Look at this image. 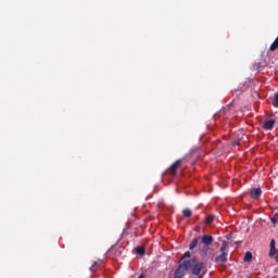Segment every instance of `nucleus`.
Returning a JSON list of instances; mask_svg holds the SVG:
<instances>
[{"label":"nucleus","mask_w":278,"mask_h":278,"mask_svg":"<svg viewBox=\"0 0 278 278\" xmlns=\"http://www.w3.org/2000/svg\"><path fill=\"white\" fill-rule=\"evenodd\" d=\"M188 273H192L198 278H203L207 275V263L199 261L197 257L178 262L173 278H184Z\"/></svg>","instance_id":"obj_1"},{"label":"nucleus","mask_w":278,"mask_h":278,"mask_svg":"<svg viewBox=\"0 0 278 278\" xmlns=\"http://www.w3.org/2000/svg\"><path fill=\"white\" fill-rule=\"evenodd\" d=\"M199 242H201V244H203L204 247H211V244H213L214 242V237L210 235H204L202 238H193L189 244V251H193V249H197V247H199Z\"/></svg>","instance_id":"obj_2"},{"label":"nucleus","mask_w":278,"mask_h":278,"mask_svg":"<svg viewBox=\"0 0 278 278\" xmlns=\"http://www.w3.org/2000/svg\"><path fill=\"white\" fill-rule=\"evenodd\" d=\"M219 251L222 254L215 257V263L216 264H225L227 262V255H228L226 252L227 251V241H224L222 243Z\"/></svg>","instance_id":"obj_3"},{"label":"nucleus","mask_w":278,"mask_h":278,"mask_svg":"<svg viewBox=\"0 0 278 278\" xmlns=\"http://www.w3.org/2000/svg\"><path fill=\"white\" fill-rule=\"evenodd\" d=\"M181 160H177L175 163H173L170 165V167L168 168V173L172 177H175L177 175V169L179 168V166H181Z\"/></svg>","instance_id":"obj_4"},{"label":"nucleus","mask_w":278,"mask_h":278,"mask_svg":"<svg viewBox=\"0 0 278 278\" xmlns=\"http://www.w3.org/2000/svg\"><path fill=\"white\" fill-rule=\"evenodd\" d=\"M123 247H112L110 250H109V254L110 255H115V257H121V255H123Z\"/></svg>","instance_id":"obj_5"},{"label":"nucleus","mask_w":278,"mask_h":278,"mask_svg":"<svg viewBox=\"0 0 278 278\" xmlns=\"http://www.w3.org/2000/svg\"><path fill=\"white\" fill-rule=\"evenodd\" d=\"M251 199H260L262 197V189L261 188H252L250 191Z\"/></svg>","instance_id":"obj_6"},{"label":"nucleus","mask_w":278,"mask_h":278,"mask_svg":"<svg viewBox=\"0 0 278 278\" xmlns=\"http://www.w3.org/2000/svg\"><path fill=\"white\" fill-rule=\"evenodd\" d=\"M273 127H275V119L266 121V122L263 124V128H265L266 131H269L270 129H273Z\"/></svg>","instance_id":"obj_7"},{"label":"nucleus","mask_w":278,"mask_h":278,"mask_svg":"<svg viewBox=\"0 0 278 278\" xmlns=\"http://www.w3.org/2000/svg\"><path fill=\"white\" fill-rule=\"evenodd\" d=\"M199 251L201 255H207V252L210 251V245H199Z\"/></svg>","instance_id":"obj_8"},{"label":"nucleus","mask_w":278,"mask_h":278,"mask_svg":"<svg viewBox=\"0 0 278 278\" xmlns=\"http://www.w3.org/2000/svg\"><path fill=\"white\" fill-rule=\"evenodd\" d=\"M190 257H192V254L190 253V251H187L180 256L179 262H186V260H190Z\"/></svg>","instance_id":"obj_9"},{"label":"nucleus","mask_w":278,"mask_h":278,"mask_svg":"<svg viewBox=\"0 0 278 278\" xmlns=\"http://www.w3.org/2000/svg\"><path fill=\"white\" fill-rule=\"evenodd\" d=\"M190 216H192V210L190 208L182 210V218H190Z\"/></svg>","instance_id":"obj_10"},{"label":"nucleus","mask_w":278,"mask_h":278,"mask_svg":"<svg viewBox=\"0 0 278 278\" xmlns=\"http://www.w3.org/2000/svg\"><path fill=\"white\" fill-rule=\"evenodd\" d=\"M252 261H253V253L247 252L243 257V262L251 263Z\"/></svg>","instance_id":"obj_11"},{"label":"nucleus","mask_w":278,"mask_h":278,"mask_svg":"<svg viewBox=\"0 0 278 278\" xmlns=\"http://www.w3.org/2000/svg\"><path fill=\"white\" fill-rule=\"evenodd\" d=\"M214 218H216V216L207 215L206 218H205V224L211 225V223H214Z\"/></svg>","instance_id":"obj_12"},{"label":"nucleus","mask_w":278,"mask_h":278,"mask_svg":"<svg viewBox=\"0 0 278 278\" xmlns=\"http://www.w3.org/2000/svg\"><path fill=\"white\" fill-rule=\"evenodd\" d=\"M136 253H137V255H144V253H146L144 247H137Z\"/></svg>","instance_id":"obj_13"},{"label":"nucleus","mask_w":278,"mask_h":278,"mask_svg":"<svg viewBox=\"0 0 278 278\" xmlns=\"http://www.w3.org/2000/svg\"><path fill=\"white\" fill-rule=\"evenodd\" d=\"M99 262H94L93 264H92V266L90 267V271L91 273H97V270L99 269Z\"/></svg>","instance_id":"obj_14"},{"label":"nucleus","mask_w":278,"mask_h":278,"mask_svg":"<svg viewBox=\"0 0 278 278\" xmlns=\"http://www.w3.org/2000/svg\"><path fill=\"white\" fill-rule=\"evenodd\" d=\"M277 252H278L277 248H270V250H269V257H275Z\"/></svg>","instance_id":"obj_15"},{"label":"nucleus","mask_w":278,"mask_h":278,"mask_svg":"<svg viewBox=\"0 0 278 278\" xmlns=\"http://www.w3.org/2000/svg\"><path fill=\"white\" fill-rule=\"evenodd\" d=\"M273 105L274 108H278V92L274 94Z\"/></svg>","instance_id":"obj_16"},{"label":"nucleus","mask_w":278,"mask_h":278,"mask_svg":"<svg viewBox=\"0 0 278 278\" xmlns=\"http://www.w3.org/2000/svg\"><path fill=\"white\" fill-rule=\"evenodd\" d=\"M271 223H273V225H277L278 224V213H276L274 215V217H271Z\"/></svg>","instance_id":"obj_17"},{"label":"nucleus","mask_w":278,"mask_h":278,"mask_svg":"<svg viewBox=\"0 0 278 278\" xmlns=\"http://www.w3.org/2000/svg\"><path fill=\"white\" fill-rule=\"evenodd\" d=\"M233 147H238L240 146V139H237L232 142Z\"/></svg>","instance_id":"obj_18"},{"label":"nucleus","mask_w":278,"mask_h":278,"mask_svg":"<svg viewBox=\"0 0 278 278\" xmlns=\"http://www.w3.org/2000/svg\"><path fill=\"white\" fill-rule=\"evenodd\" d=\"M270 249H277V248L275 247V239H273V240L270 241Z\"/></svg>","instance_id":"obj_19"},{"label":"nucleus","mask_w":278,"mask_h":278,"mask_svg":"<svg viewBox=\"0 0 278 278\" xmlns=\"http://www.w3.org/2000/svg\"><path fill=\"white\" fill-rule=\"evenodd\" d=\"M274 258L276 260V262H278V251L276 252Z\"/></svg>","instance_id":"obj_20"},{"label":"nucleus","mask_w":278,"mask_h":278,"mask_svg":"<svg viewBox=\"0 0 278 278\" xmlns=\"http://www.w3.org/2000/svg\"><path fill=\"white\" fill-rule=\"evenodd\" d=\"M138 278H144V275H140Z\"/></svg>","instance_id":"obj_21"}]
</instances>
